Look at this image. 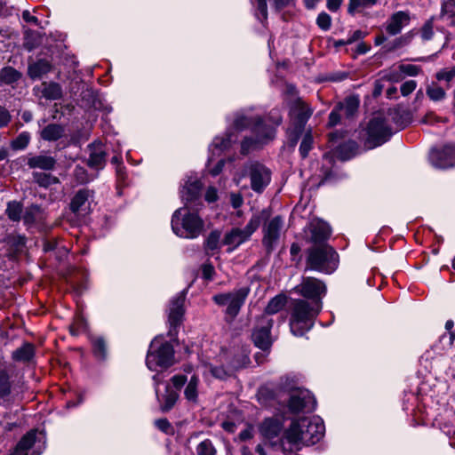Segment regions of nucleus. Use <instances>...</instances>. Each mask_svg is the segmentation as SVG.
<instances>
[{"mask_svg": "<svg viewBox=\"0 0 455 455\" xmlns=\"http://www.w3.org/2000/svg\"><path fill=\"white\" fill-rule=\"evenodd\" d=\"M281 123L282 117L278 111L270 112L267 119H261L249 113H237L233 121V128L235 131L250 128L254 134V138H245L243 140L242 153L247 154L251 148L273 140L275 134V127Z\"/></svg>", "mask_w": 455, "mask_h": 455, "instance_id": "nucleus-1", "label": "nucleus"}, {"mask_svg": "<svg viewBox=\"0 0 455 455\" xmlns=\"http://www.w3.org/2000/svg\"><path fill=\"white\" fill-rule=\"evenodd\" d=\"M325 427L319 417H302L292 420L284 438L294 445H313L323 436Z\"/></svg>", "mask_w": 455, "mask_h": 455, "instance_id": "nucleus-2", "label": "nucleus"}, {"mask_svg": "<svg viewBox=\"0 0 455 455\" xmlns=\"http://www.w3.org/2000/svg\"><path fill=\"white\" fill-rule=\"evenodd\" d=\"M322 308L320 299L306 301L304 299H294L292 302L290 329L293 335L303 336L313 326L314 319Z\"/></svg>", "mask_w": 455, "mask_h": 455, "instance_id": "nucleus-3", "label": "nucleus"}, {"mask_svg": "<svg viewBox=\"0 0 455 455\" xmlns=\"http://www.w3.org/2000/svg\"><path fill=\"white\" fill-rule=\"evenodd\" d=\"M204 227V220L188 207L179 208L172 218V231L182 238H196L203 232Z\"/></svg>", "mask_w": 455, "mask_h": 455, "instance_id": "nucleus-4", "label": "nucleus"}, {"mask_svg": "<svg viewBox=\"0 0 455 455\" xmlns=\"http://www.w3.org/2000/svg\"><path fill=\"white\" fill-rule=\"evenodd\" d=\"M339 256L328 244L315 245L307 250L306 270L331 274L338 267Z\"/></svg>", "mask_w": 455, "mask_h": 455, "instance_id": "nucleus-5", "label": "nucleus"}, {"mask_svg": "<svg viewBox=\"0 0 455 455\" xmlns=\"http://www.w3.org/2000/svg\"><path fill=\"white\" fill-rule=\"evenodd\" d=\"M174 362V349L169 342L160 339L152 340L146 358V364L150 371L167 369Z\"/></svg>", "mask_w": 455, "mask_h": 455, "instance_id": "nucleus-6", "label": "nucleus"}, {"mask_svg": "<svg viewBox=\"0 0 455 455\" xmlns=\"http://www.w3.org/2000/svg\"><path fill=\"white\" fill-rule=\"evenodd\" d=\"M266 212L264 218L260 217V223L263 222L262 227V243L267 252H271L278 243L281 237L284 220L280 215L271 216V210L269 208L263 209L262 211L255 213L254 215H261Z\"/></svg>", "mask_w": 455, "mask_h": 455, "instance_id": "nucleus-7", "label": "nucleus"}, {"mask_svg": "<svg viewBox=\"0 0 455 455\" xmlns=\"http://www.w3.org/2000/svg\"><path fill=\"white\" fill-rule=\"evenodd\" d=\"M250 291L249 286H242L229 292L216 294L212 299L218 306H225L226 314L234 319L239 314Z\"/></svg>", "mask_w": 455, "mask_h": 455, "instance_id": "nucleus-8", "label": "nucleus"}, {"mask_svg": "<svg viewBox=\"0 0 455 455\" xmlns=\"http://www.w3.org/2000/svg\"><path fill=\"white\" fill-rule=\"evenodd\" d=\"M392 132L385 119L379 116L371 118L363 134L364 146L374 148L387 142Z\"/></svg>", "mask_w": 455, "mask_h": 455, "instance_id": "nucleus-9", "label": "nucleus"}, {"mask_svg": "<svg viewBox=\"0 0 455 455\" xmlns=\"http://www.w3.org/2000/svg\"><path fill=\"white\" fill-rule=\"evenodd\" d=\"M265 212L261 215H252L243 228H235L228 232L224 236L223 243L229 246L228 251H232L243 243L249 240L260 225L259 218H264V216H267Z\"/></svg>", "mask_w": 455, "mask_h": 455, "instance_id": "nucleus-10", "label": "nucleus"}, {"mask_svg": "<svg viewBox=\"0 0 455 455\" xmlns=\"http://www.w3.org/2000/svg\"><path fill=\"white\" fill-rule=\"evenodd\" d=\"M39 435L36 430L28 432L10 455H40L44 448V440L42 434Z\"/></svg>", "mask_w": 455, "mask_h": 455, "instance_id": "nucleus-11", "label": "nucleus"}, {"mask_svg": "<svg viewBox=\"0 0 455 455\" xmlns=\"http://www.w3.org/2000/svg\"><path fill=\"white\" fill-rule=\"evenodd\" d=\"M273 323V319L267 315H261L257 319L251 339L255 346L262 350H267L272 345L270 330Z\"/></svg>", "mask_w": 455, "mask_h": 455, "instance_id": "nucleus-12", "label": "nucleus"}, {"mask_svg": "<svg viewBox=\"0 0 455 455\" xmlns=\"http://www.w3.org/2000/svg\"><path fill=\"white\" fill-rule=\"evenodd\" d=\"M298 294L315 301L320 299L326 292L325 284L315 277H303L301 283L294 288Z\"/></svg>", "mask_w": 455, "mask_h": 455, "instance_id": "nucleus-13", "label": "nucleus"}, {"mask_svg": "<svg viewBox=\"0 0 455 455\" xmlns=\"http://www.w3.org/2000/svg\"><path fill=\"white\" fill-rule=\"evenodd\" d=\"M288 405L290 411L294 413L302 411H312L315 408V400L308 390L298 388L292 390Z\"/></svg>", "mask_w": 455, "mask_h": 455, "instance_id": "nucleus-14", "label": "nucleus"}, {"mask_svg": "<svg viewBox=\"0 0 455 455\" xmlns=\"http://www.w3.org/2000/svg\"><path fill=\"white\" fill-rule=\"evenodd\" d=\"M431 164L440 169H445L455 165V146L447 145L442 149H433L430 152Z\"/></svg>", "mask_w": 455, "mask_h": 455, "instance_id": "nucleus-15", "label": "nucleus"}, {"mask_svg": "<svg viewBox=\"0 0 455 455\" xmlns=\"http://www.w3.org/2000/svg\"><path fill=\"white\" fill-rule=\"evenodd\" d=\"M153 381L155 386V391L156 399L160 403V409L162 411L166 412L169 411L175 404L179 398V394L172 390L169 384L165 385V392L164 394L159 393V384L162 383L163 379L159 374H156L153 376Z\"/></svg>", "mask_w": 455, "mask_h": 455, "instance_id": "nucleus-16", "label": "nucleus"}, {"mask_svg": "<svg viewBox=\"0 0 455 455\" xmlns=\"http://www.w3.org/2000/svg\"><path fill=\"white\" fill-rule=\"evenodd\" d=\"M251 187L256 192H261L270 182V172L264 165L255 163L249 166Z\"/></svg>", "mask_w": 455, "mask_h": 455, "instance_id": "nucleus-17", "label": "nucleus"}, {"mask_svg": "<svg viewBox=\"0 0 455 455\" xmlns=\"http://www.w3.org/2000/svg\"><path fill=\"white\" fill-rule=\"evenodd\" d=\"M307 230L310 233V242L317 244H324L325 242L331 235V228L325 221L314 219L307 226Z\"/></svg>", "mask_w": 455, "mask_h": 455, "instance_id": "nucleus-18", "label": "nucleus"}, {"mask_svg": "<svg viewBox=\"0 0 455 455\" xmlns=\"http://www.w3.org/2000/svg\"><path fill=\"white\" fill-rule=\"evenodd\" d=\"M411 21L409 12L398 11L393 13L386 22V31L390 36L399 34Z\"/></svg>", "mask_w": 455, "mask_h": 455, "instance_id": "nucleus-19", "label": "nucleus"}, {"mask_svg": "<svg viewBox=\"0 0 455 455\" xmlns=\"http://www.w3.org/2000/svg\"><path fill=\"white\" fill-rule=\"evenodd\" d=\"M185 295L180 293L171 300L169 308V323L171 329H176L182 320L184 315Z\"/></svg>", "mask_w": 455, "mask_h": 455, "instance_id": "nucleus-20", "label": "nucleus"}, {"mask_svg": "<svg viewBox=\"0 0 455 455\" xmlns=\"http://www.w3.org/2000/svg\"><path fill=\"white\" fill-rule=\"evenodd\" d=\"M27 165L30 169L52 171L54 169L56 165V160L54 157L48 156L46 154H28L27 156Z\"/></svg>", "mask_w": 455, "mask_h": 455, "instance_id": "nucleus-21", "label": "nucleus"}, {"mask_svg": "<svg viewBox=\"0 0 455 455\" xmlns=\"http://www.w3.org/2000/svg\"><path fill=\"white\" fill-rule=\"evenodd\" d=\"M201 188L202 184L197 178H188L180 191L182 200L188 203L196 199L200 194Z\"/></svg>", "mask_w": 455, "mask_h": 455, "instance_id": "nucleus-22", "label": "nucleus"}, {"mask_svg": "<svg viewBox=\"0 0 455 455\" xmlns=\"http://www.w3.org/2000/svg\"><path fill=\"white\" fill-rule=\"evenodd\" d=\"M22 73L11 66L4 67L0 69L1 85H9L12 88H15L22 80Z\"/></svg>", "mask_w": 455, "mask_h": 455, "instance_id": "nucleus-23", "label": "nucleus"}, {"mask_svg": "<svg viewBox=\"0 0 455 455\" xmlns=\"http://www.w3.org/2000/svg\"><path fill=\"white\" fill-rule=\"evenodd\" d=\"M291 115L301 127L312 115V109L300 99H297L291 107Z\"/></svg>", "mask_w": 455, "mask_h": 455, "instance_id": "nucleus-24", "label": "nucleus"}, {"mask_svg": "<svg viewBox=\"0 0 455 455\" xmlns=\"http://www.w3.org/2000/svg\"><path fill=\"white\" fill-rule=\"evenodd\" d=\"M283 426L279 419H267L260 426L261 434L267 438H274L282 431Z\"/></svg>", "mask_w": 455, "mask_h": 455, "instance_id": "nucleus-25", "label": "nucleus"}, {"mask_svg": "<svg viewBox=\"0 0 455 455\" xmlns=\"http://www.w3.org/2000/svg\"><path fill=\"white\" fill-rule=\"evenodd\" d=\"M52 68L51 63L46 60H39L28 65V74L31 79L41 78Z\"/></svg>", "mask_w": 455, "mask_h": 455, "instance_id": "nucleus-26", "label": "nucleus"}, {"mask_svg": "<svg viewBox=\"0 0 455 455\" xmlns=\"http://www.w3.org/2000/svg\"><path fill=\"white\" fill-rule=\"evenodd\" d=\"M92 192L89 189L84 188L76 192L70 203V210L74 213L85 210V204L89 197L92 196Z\"/></svg>", "mask_w": 455, "mask_h": 455, "instance_id": "nucleus-27", "label": "nucleus"}, {"mask_svg": "<svg viewBox=\"0 0 455 455\" xmlns=\"http://www.w3.org/2000/svg\"><path fill=\"white\" fill-rule=\"evenodd\" d=\"M65 132L62 125L57 124H51L45 126L40 132V136L44 140L55 141L60 139Z\"/></svg>", "mask_w": 455, "mask_h": 455, "instance_id": "nucleus-28", "label": "nucleus"}, {"mask_svg": "<svg viewBox=\"0 0 455 455\" xmlns=\"http://www.w3.org/2000/svg\"><path fill=\"white\" fill-rule=\"evenodd\" d=\"M231 133H228L227 137H216L214 138L212 145L210 146V151L212 152V156L209 158V162L212 161L213 156H220V153L226 149H228L232 142Z\"/></svg>", "mask_w": 455, "mask_h": 455, "instance_id": "nucleus-29", "label": "nucleus"}, {"mask_svg": "<svg viewBox=\"0 0 455 455\" xmlns=\"http://www.w3.org/2000/svg\"><path fill=\"white\" fill-rule=\"evenodd\" d=\"M359 98L357 96L347 97L343 102L337 105L338 108L343 112L347 118L353 117L359 108Z\"/></svg>", "mask_w": 455, "mask_h": 455, "instance_id": "nucleus-30", "label": "nucleus"}, {"mask_svg": "<svg viewBox=\"0 0 455 455\" xmlns=\"http://www.w3.org/2000/svg\"><path fill=\"white\" fill-rule=\"evenodd\" d=\"M106 154L101 147H91V153L88 159V165L92 168L100 170L105 165Z\"/></svg>", "mask_w": 455, "mask_h": 455, "instance_id": "nucleus-31", "label": "nucleus"}, {"mask_svg": "<svg viewBox=\"0 0 455 455\" xmlns=\"http://www.w3.org/2000/svg\"><path fill=\"white\" fill-rule=\"evenodd\" d=\"M221 233L219 230L212 231L206 237L204 248L206 254H213L220 247Z\"/></svg>", "mask_w": 455, "mask_h": 455, "instance_id": "nucleus-32", "label": "nucleus"}, {"mask_svg": "<svg viewBox=\"0 0 455 455\" xmlns=\"http://www.w3.org/2000/svg\"><path fill=\"white\" fill-rule=\"evenodd\" d=\"M42 216V209L38 205H31L30 207L27 208L22 219L25 225L30 226L40 221Z\"/></svg>", "mask_w": 455, "mask_h": 455, "instance_id": "nucleus-33", "label": "nucleus"}, {"mask_svg": "<svg viewBox=\"0 0 455 455\" xmlns=\"http://www.w3.org/2000/svg\"><path fill=\"white\" fill-rule=\"evenodd\" d=\"M198 384H199V379L193 375L189 381L188 382L185 390H184V395L185 398L191 403H196L197 402L198 397Z\"/></svg>", "mask_w": 455, "mask_h": 455, "instance_id": "nucleus-34", "label": "nucleus"}, {"mask_svg": "<svg viewBox=\"0 0 455 455\" xmlns=\"http://www.w3.org/2000/svg\"><path fill=\"white\" fill-rule=\"evenodd\" d=\"M23 206L20 202L11 201L7 203L5 214L12 221L19 222L21 220Z\"/></svg>", "mask_w": 455, "mask_h": 455, "instance_id": "nucleus-35", "label": "nucleus"}, {"mask_svg": "<svg viewBox=\"0 0 455 455\" xmlns=\"http://www.w3.org/2000/svg\"><path fill=\"white\" fill-rule=\"evenodd\" d=\"M44 88L42 91L43 96L50 100L60 99L62 96V90L59 84L49 83L43 84Z\"/></svg>", "mask_w": 455, "mask_h": 455, "instance_id": "nucleus-36", "label": "nucleus"}, {"mask_svg": "<svg viewBox=\"0 0 455 455\" xmlns=\"http://www.w3.org/2000/svg\"><path fill=\"white\" fill-rule=\"evenodd\" d=\"M33 180L42 188H49L52 185L59 183V179L50 173L33 172Z\"/></svg>", "mask_w": 455, "mask_h": 455, "instance_id": "nucleus-37", "label": "nucleus"}, {"mask_svg": "<svg viewBox=\"0 0 455 455\" xmlns=\"http://www.w3.org/2000/svg\"><path fill=\"white\" fill-rule=\"evenodd\" d=\"M358 149L355 141H347L340 145L338 148V156L342 160H347L356 154Z\"/></svg>", "mask_w": 455, "mask_h": 455, "instance_id": "nucleus-38", "label": "nucleus"}, {"mask_svg": "<svg viewBox=\"0 0 455 455\" xmlns=\"http://www.w3.org/2000/svg\"><path fill=\"white\" fill-rule=\"evenodd\" d=\"M34 355V347L31 344H25L15 350L12 357L16 361L28 362Z\"/></svg>", "mask_w": 455, "mask_h": 455, "instance_id": "nucleus-39", "label": "nucleus"}, {"mask_svg": "<svg viewBox=\"0 0 455 455\" xmlns=\"http://www.w3.org/2000/svg\"><path fill=\"white\" fill-rule=\"evenodd\" d=\"M285 305V298L283 296H275L267 304L265 309V313L262 315H274L279 312Z\"/></svg>", "mask_w": 455, "mask_h": 455, "instance_id": "nucleus-40", "label": "nucleus"}, {"mask_svg": "<svg viewBox=\"0 0 455 455\" xmlns=\"http://www.w3.org/2000/svg\"><path fill=\"white\" fill-rule=\"evenodd\" d=\"M30 134L28 132H20L14 140L11 141V148L13 150H23L30 142Z\"/></svg>", "mask_w": 455, "mask_h": 455, "instance_id": "nucleus-41", "label": "nucleus"}, {"mask_svg": "<svg viewBox=\"0 0 455 455\" xmlns=\"http://www.w3.org/2000/svg\"><path fill=\"white\" fill-rule=\"evenodd\" d=\"M426 93L433 101H441L446 97V92L444 89H443L436 84H432L431 85H428L427 87Z\"/></svg>", "mask_w": 455, "mask_h": 455, "instance_id": "nucleus-42", "label": "nucleus"}, {"mask_svg": "<svg viewBox=\"0 0 455 455\" xmlns=\"http://www.w3.org/2000/svg\"><path fill=\"white\" fill-rule=\"evenodd\" d=\"M435 78L438 81L446 82L447 87H450L451 83L455 78V66L442 68L435 74Z\"/></svg>", "mask_w": 455, "mask_h": 455, "instance_id": "nucleus-43", "label": "nucleus"}, {"mask_svg": "<svg viewBox=\"0 0 455 455\" xmlns=\"http://www.w3.org/2000/svg\"><path fill=\"white\" fill-rule=\"evenodd\" d=\"M92 345L94 355L100 359H104L106 357L105 340L100 337H96L92 339Z\"/></svg>", "mask_w": 455, "mask_h": 455, "instance_id": "nucleus-44", "label": "nucleus"}, {"mask_svg": "<svg viewBox=\"0 0 455 455\" xmlns=\"http://www.w3.org/2000/svg\"><path fill=\"white\" fill-rule=\"evenodd\" d=\"M197 455H215L216 449L212 443L209 440H204L196 447Z\"/></svg>", "mask_w": 455, "mask_h": 455, "instance_id": "nucleus-45", "label": "nucleus"}, {"mask_svg": "<svg viewBox=\"0 0 455 455\" xmlns=\"http://www.w3.org/2000/svg\"><path fill=\"white\" fill-rule=\"evenodd\" d=\"M313 145V137L310 132L304 135L299 146L300 156L305 158L307 156L308 152L311 150Z\"/></svg>", "mask_w": 455, "mask_h": 455, "instance_id": "nucleus-46", "label": "nucleus"}, {"mask_svg": "<svg viewBox=\"0 0 455 455\" xmlns=\"http://www.w3.org/2000/svg\"><path fill=\"white\" fill-rule=\"evenodd\" d=\"M11 385L9 376L5 371L0 370V397H4L9 395Z\"/></svg>", "mask_w": 455, "mask_h": 455, "instance_id": "nucleus-47", "label": "nucleus"}, {"mask_svg": "<svg viewBox=\"0 0 455 455\" xmlns=\"http://www.w3.org/2000/svg\"><path fill=\"white\" fill-rule=\"evenodd\" d=\"M376 3L377 0H349L348 12L352 13L359 7H370Z\"/></svg>", "mask_w": 455, "mask_h": 455, "instance_id": "nucleus-48", "label": "nucleus"}, {"mask_svg": "<svg viewBox=\"0 0 455 455\" xmlns=\"http://www.w3.org/2000/svg\"><path fill=\"white\" fill-rule=\"evenodd\" d=\"M74 177L80 184L87 183L92 180L89 177L87 171L84 167L78 165L76 166L74 170Z\"/></svg>", "mask_w": 455, "mask_h": 455, "instance_id": "nucleus-49", "label": "nucleus"}, {"mask_svg": "<svg viewBox=\"0 0 455 455\" xmlns=\"http://www.w3.org/2000/svg\"><path fill=\"white\" fill-rule=\"evenodd\" d=\"M26 239L23 235H12L8 237V243L12 246L15 251H21L25 246Z\"/></svg>", "mask_w": 455, "mask_h": 455, "instance_id": "nucleus-50", "label": "nucleus"}, {"mask_svg": "<svg viewBox=\"0 0 455 455\" xmlns=\"http://www.w3.org/2000/svg\"><path fill=\"white\" fill-rule=\"evenodd\" d=\"M316 23L321 29L327 31L331 25V16L326 12H321L316 19Z\"/></svg>", "mask_w": 455, "mask_h": 455, "instance_id": "nucleus-51", "label": "nucleus"}, {"mask_svg": "<svg viewBox=\"0 0 455 455\" xmlns=\"http://www.w3.org/2000/svg\"><path fill=\"white\" fill-rule=\"evenodd\" d=\"M420 35L423 40H429L434 35L433 18L429 19L422 27Z\"/></svg>", "mask_w": 455, "mask_h": 455, "instance_id": "nucleus-52", "label": "nucleus"}, {"mask_svg": "<svg viewBox=\"0 0 455 455\" xmlns=\"http://www.w3.org/2000/svg\"><path fill=\"white\" fill-rule=\"evenodd\" d=\"M416 87H417L416 81L408 80L401 85V88H400L401 93L403 96H408L416 89Z\"/></svg>", "mask_w": 455, "mask_h": 455, "instance_id": "nucleus-53", "label": "nucleus"}, {"mask_svg": "<svg viewBox=\"0 0 455 455\" xmlns=\"http://www.w3.org/2000/svg\"><path fill=\"white\" fill-rule=\"evenodd\" d=\"M12 116L10 112L4 108L0 106V128H4L11 122Z\"/></svg>", "mask_w": 455, "mask_h": 455, "instance_id": "nucleus-54", "label": "nucleus"}, {"mask_svg": "<svg viewBox=\"0 0 455 455\" xmlns=\"http://www.w3.org/2000/svg\"><path fill=\"white\" fill-rule=\"evenodd\" d=\"M210 371L213 377L217 379H225L228 373L222 366H209Z\"/></svg>", "mask_w": 455, "mask_h": 455, "instance_id": "nucleus-55", "label": "nucleus"}, {"mask_svg": "<svg viewBox=\"0 0 455 455\" xmlns=\"http://www.w3.org/2000/svg\"><path fill=\"white\" fill-rule=\"evenodd\" d=\"M341 111L336 106L329 115V125L335 126L340 121Z\"/></svg>", "mask_w": 455, "mask_h": 455, "instance_id": "nucleus-56", "label": "nucleus"}, {"mask_svg": "<svg viewBox=\"0 0 455 455\" xmlns=\"http://www.w3.org/2000/svg\"><path fill=\"white\" fill-rule=\"evenodd\" d=\"M449 15L450 17L455 16V4L450 0L442 4V16Z\"/></svg>", "mask_w": 455, "mask_h": 455, "instance_id": "nucleus-57", "label": "nucleus"}, {"mask_svg": "<svg viewBox=\"0 0 455 455\" xmlns=\"http://www.w3.org/2000/svg\"><path fill=\"white\" fill-rule=\"evenodd\" d=\"M400 71L403 73H405L409 76H417L419 73L420 68L418 66L411 65V64H406V65H401L399 67Z\"/></svg>", "mask_w": 455, "mask_h": 455, "instance_id": "nucleus-58", "label": "nucleus"}, {"mask_svg": "<svg viewBox=\"0 0 455 455\" xmlns=\"http://www.w3.org/2000/svg\"><path fill=\"white\" fill-rule=\"evenodd\" d=\"M203 277L206 280H212L215 274L214 267L212 264L205 263L202 266Z\"/></svg>", "mask_w": 455, "mask_h": 455, "instance_id": "nucleus-59", "label": "nucleus"}, {"mask_svg": "<svg viewBox=\"0 0 455 455\" xmlns=\"http://www.w3.org/2000/svg\"><path fill=\"white\" fill-rule=\"evenodd\" d=\"M156 426L164 433H169L172 430V426L166 419H160L156 420Z\"/></svg>", "mask_w": 455, "mask_h": 455, "instance_id": "nucleus-60", "label": "nucleus"}, {"mask_svg": "<svg viewBox=\"0 0 455 455\" xmlns=\"http://www.w3.org/2000/svg\"><path fill=\"white\" fill-rule=\"evenodd\" d=\"M230 203L234 208H239L243 204V198L239 193H232L230 195Z\"/></svg>", "mask_w": 455, "mask_h": 455, "instance_id": "nucleus-61", "label": "nucleus"}, {"mask_svg": "<svg viewBox=\"0 0 455 455\" xmlns=\"http://www.w3.org/2000/svg\"><path fill=\"white\" fill-rule=\"evenodd\" d=\"M172 385L174 386L175 388L177 389H180L181 388L184 384L186 383L187 381V377L184 376V375H174L172 378Z\"/></svg>", "mask_w": 455, "mask_h": 455, "instance_id": "nucleus-62", "label": "nucleus"}, {"mask_svg": "<svg viewBox=\"0 0 455 455\" xmlns=\"http://www.w3.org/2000/svg\"><path fill=\"white\" fill-rule=\"evenodd\" d=\"M440 120L438 116H436L434 113L430 112L427 113L421 120L423 124H434L435 123H437Z\"/></svg>", "mask_w": 455, "mask_h": 455, "instance_id": "nucleus-63", "label": "nucleus"}, {"mask_svg": "<svg viewBox=\"0 0 455 455\" xmlns=\"http://www.w3.org/2000/svg\"><path fill=\"white\" fill-rule=\"evenodd\" d=\"M218 199L217 190L214 188H209L205 193V200L213 203Z\"/></svg>", "mask_w": 455, "mask_h": 455, "instance_id": "nucleus-64", "label": "nucleus"}]
</instances>
